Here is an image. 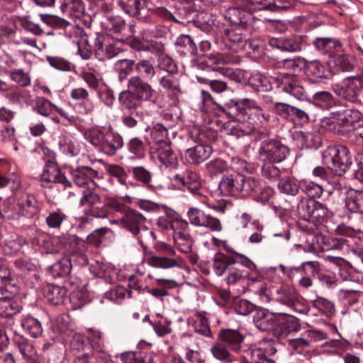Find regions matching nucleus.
Here are the masks:
<instances>
[{"label": "nucleus", "mask_w": 363, "mask_h": 363, "mask_svg": "<svg viewBox=\"0 0 363 363\" xmlns=\"http://www.w3.org/2000/svg\"><path fill=\"white\" fill-rule=\"evenodd\" d=\"M206 169L207 174L214 178L226 169V163L221 159H215L206 164Z\"/></svg>", "instance_id": "nucleus-54"}, {"label": "nucleus", "mask_w": 363, "mask_h": 363, "mask_svg": "<svg viewBox=\"0 0 363 363\" xmlns=\"http://www.w3.org/2000/svg\"><path fill=\"white\" fill-rule=\"evenodd\" d=\"M54 188H56L59 193L67 196V198L75 196V194L71 191L72 189V183L67 179L65 174L55 183Z\"/></svg>", "instance_id": "nucleus-61"}, {"label": "nucleus", "mask_w": 363, "mask_h": 363, "mask_svg": "<svg viewBox=\"0 0 363 363\" xmlns=\"http://www.w3.org/2000/svg\"><path fill=\"white\" fill-rule=\"evenodd\" d=\"M64 174L57 162L49 159L45 162L41 174L40 182L43 188H54L55 183Z\"/></svg>", "instance_id": "nucleus-18"}, {"label": "nucleus", "mask_w": 363, "mask_h": 363, "mask_svg": "<svg viewBox=\"0 0 363 363\" xmlns=\"http://www.w3.org/2000/svg\"><path fill=\"white\" fill-rule=\"evenodd\" d=\"M249 82L252 86L258 91H267L272 89L271 83L268 78L259 73L252 75Z\"/></svg>", "instance_id": "nucleus-52"}, {"label": "nucleus", "mask_w": 363, "mask_h": 363, "mask_svg": "<svg viewBox=\"0 0 363 363\" xmlns=\"http://www.w3.org/2000/svg\"><path fill=\"white\" fill-rule=\"evenodd\" d=\"M334 66L341 72H350L354 69L352 59L345 54L338 55L335 57Z\"/></svg>", "instance_id": "nucleus-62"}, {"label": "nucleus", "mask_w": 363, "mask_h": 363, "mask_svg": "<svg viewBox=\"0 0 363 363\" xmlns=\"http://www.w3.org/2000/svg\"><path fill=\"white\" fill-rule=\"evenodd\" d=\"M123 363H152L153 357L143 351L126 352L121 356Z\"/></svg>", "instance_id": "nucleus-41"}, {"label": "nucleus", "mask_w": 363, "mask_h": 363, "mask_svg": "<svg viewBox=\"0 0 363 363\" xmlns=\"http://www.w3.org/2000/svg\"><path fill=\"white\" fill-rule=\"evenodd\" d=\"M74 182L79 186H84L99 177V172L88 166H79L70 170Z\"/></svg>", "instance_id": "nucleus-25"}, {"label": "nucleus", "mask_w": 363, "mask_h": 363, "mask_svg": "<svg viewBox=\"0 0 363 363\" xmlns=\"http://www.w3.org/2000/svg\"><path fill=\"white\" fill-rule=\"evenodd\" d=\"M128 150L134 155L135 158H143L145 156V147L144 143L138 137L130 140L128 144Z\"/></svg>", "instance_id": "nucleus-63"}, {"label": "nucleus", "mask_w": 363, "mask_h": 363, "mask_svg": "<svg viewBox=\"0 0 363 363\" xmlns=\"http://www.w3.org/2000/svg\"><path fill=\"white\" fill-rule=\"evenodd\" d=\"M120 7L131 16L139 18L140 11L145 6L143 0H118Z\"/></svg>", "instance_id": "nucleus-37"}, {"label": "nucleus", "mask_w": 363, "mask_h": 363, "mask_svg": "<svg viewBox=\"0 0 363 363\" xmlns=\"http://www.w3.org/2000/svg\"><path fill=\"white\" fill-rule=\"evenodd\" d=\"M23 217L32 218L38 213V201L35 195L26 194L18 203Z\"/></svg>", "instance_id": "nucleus-29"}, {"label": "nucleus", "mask_w": 363, "mask_h": 363, "mask_svg": "<svg viewBox=\"0 0 363 363\" xmlns=\"http://www.w3.org/2000/svg\"><path fill=\"white\" fill-rule=\"evenodd\" d=\"M206 312H196V320L194 323V330L196 333L208 337H212L213 334L210 329L209 322L206 317Z\"/></svg>", "instance_id": "nucleus-45"}, {"label": "nucleus", "mask_w": 363, "mask_h": 363, "mask_svg": "<svg viewBox=\"0 0 363 363\" xmlns=\"http://www.w3.org/2000/svg\"><path fill=\"white\" fill-rule=\"evenodd\" d=\"M0 292H8L13 296L18 292L16 281L11 277L10 271L0 267Z\"/></svg>", "instance_id": "nucleus-36"}, {"label": "nucleus", "mask_w": 363, "mask_h": 363, "mask_svg": "<svg viewBox=\"0 0 363 363\" xmlns=\"http://www.w3.org/2000/svg\"><path fill=\"white\" fill-rule=\"evenodd\" d=\"M157 67L167 72V74H175L177 72V65L173 59L165 53L157 57Z\"/></svg>", "instance_id": "nucleus-55"}, {"label": "nucleus", "mask_w": 363, "mask_h": 363, "mask_svg": "<svg viewBox=\"0 0 363 363\" xmlns=\"http://www.w3.org/2000/svg\"><path fill=\"white\" fill-rule=\"evenodd\" d=\"M346 206L354 213H363V191L352 192L346 199Z\"/></svg>", "instance_id": "nucleus-43"}, {"label": "nucleus", "mask_w": 363, "mask_h": 363, "mask_svg": "<svg viewBox=\"0 0 363 363\" xmlns=\"http://www.w3.org/2000/svg\"><path fill=\"white\" fill-rule=\"evenodd\" d=\"M196 340L197 337L194 335L184 333L180 337L179 344L187 350L185 357L189 362L205 363V361L201 359L200 352L194 350V345L198 346Z\"/></svg>", "instance_id": "nucleus-23"}, {"label": "nucleus", "mask_w": 363, "mask_h": 363, "mask_svg": "<svg viewBox=\"0 0 363 363\" xmlns=\"http://www.w3.org/2000/svg\"><path fill=\"white\" fill-rule=\"evenodd\" d=\"M135 69L138 74L150 79H152L156 74L154 65L148 60H139L135 64Z\"/></svg>", "instance_id": "nucleus-57"}, {"label": "nucleus", "mask_w": 363, "mask_h": 363, "mask_svg": "<svg viewBox=\"0 0 363 363\" xmlns=\"http://www.w3.org/2000/svg\"><path fill=\"white\" fill-rule=\"evenodd\" d=\"M123 146L122 137L112 130H106L101 146L99 149L108 156H113Z\"/></svg>", "instance_id": "nucleus-24"}, {"label": "nucleus", "mask_w": 363, "mask_h": 363, "mask_svg": "<svg viewBox=\"0 0 363 363\" xmlns=\"http://www.w3.org/2000/svg\"><path fill=\"white\" fill-rule=\"evenodd\" d=\"M362 84L363 69H361L356 75L347 77L342 82L333 84L332 89L342 99L354 103L358 101Z\"/></svg>", "instance_id": "nucleus-9"}, {"label": "nucleus", "mask_w": 363, "mask_h": 363, "mask_svg": "<svg viewBox=\"0 0 363 363\" xmlns=\"http://www.w3.org/2000/svg\"><path fill=\"white\" fill-rule=\"evenodd\" d=\"M159 84L174 99H177L183 93L179 79L173 74L160 77Z\"/></svg>", "instance_id": "nucleus-28"}, {"label": "nucleus", "mask_w": 363, "mask_h": 363, "mask_svg": "<svg viewBox=\"0 0 363 363\" xmlns=\"http://www.w3.org/2000/svg\"><path fill=\"white\" fill-rule=\"evenodd\" d=\"M170 134L175 137L176 132L174 126L167 125L164 123H157L155 124L150 130V135L152 140L155 141V145H163L172 143Z\"/></svg>", "instance_id": "nucleus-21"}, {"label": "nucleus", "mask_w": 363, "mask_h": 363, "mask_svg": "<svg viewBox=\"0 0 363 363\" xmlns=\"http://www.w3.org/2000/svg\"><path fill=\"white\" fill-rule=\"evenodd\" d=\"M44 298L52 305H60L66 297V289L55 284H48L43 290Z\"/></svg>", "instance_id": "nucleus-31"}, {"label": "nucleus", "mask_w": 363, "mask_h": 363, "mask_svg": "<svg viewBox=\"0 0 363 363\" xmlns=\"http://www.w3.org/2000/svg\"><path fill=\"white\" fill-rule=\"evenodd\" d=\"M270 47L281 51H301L305 43L304 37L299 35L289 37L271 38L268 42Z\"/></svg>", "instance_id": "nucleus-16"}, {"label": "nucleus", "mask_w": 363, "mask_h": 363, "mask_svg": "<svg viewBox=\"0 0 363 363\" xmlns=\"http://www.w3.org/2000/svg\"><path fill=\"white\" fill-rule=\"evenodd\" d=\"M71 269L70 259L67 257H64L51 266L50 272L54 277H61L69 274Z\"/></svg>", "instance_id": "nucleus-49"}, {"label": "nucleus", "mask_w": 363, "mask_h": 363, "mask_svg": "<svg viewBox=\"0 0 363 363\" xmlns=\"http://www.w3.org/2000/svg\"><path fill=\"white\" fill-rule=\"evenodd\" d=\"M225 18L228 19L234 27L224 30V42L233 52L246 50L251 47L249 41L250 27L257 26L259 20L252 16L251 9L247 7L234 6L226 9Z\"/></svg>", "instance_id": "nucleus-1"}, {"label": "nucleus", "mask_w": 363, "mask_h": 363, "mask_svg": "<svg viewBox=\"0 0 363 363\" xmlns=\"http://www.w3.org/2000/svg\"><path fill=\"white\" fill-rule=\"evenodd\" d=\"M259 182L252 177H245L240 173H233L222 177L218 184V190L223 196H238L257 191Z\"/></svg>", "instance_id": "nucleus-6"}, {"label": "nucleus", "mask_w": 363, "mask_h": 363, "mask_svg": "<svg viewBox=\"0 0 363 363\" xmlns=\"http://www.w3.org/2000/svg\"><path fill=\"white\" fill-rule=\"evenodd\" d=\"M172 180L177 184L186 187L193 194L202 196L199 191L202 184L201 179L196 171L186 169L182 174H176Z\"/></svg>", "instance_id": "nucleus-17"}, {"label": "nucleus", "mask_w": 363, "mask_h": 363, "mask_svg": "<svg viewBox=\"0 0 363 363\" xmlns=\"http://www.w3.org/2000/svg\"><path fill=\"white\" fill-rule=\"evenodd\" d=\"M59 147L62 153L71 157L78 155L81 150L78 140L68 133L63 134L60 136Z\"/></svg>", "instance_id": "nucleus-30"}, {"label": "nucleus", "mask_w": 363, "mask_h": 363, "mask_svg": "<svg viewBox=\"0 0 363 363\" xmlns=\"http://www.w3.org/2000/svg\"><path fill=\"white\" fill-rule=\"evenodd\" d=\"M125 228L143 244L144 239L153 236L154 233L145 226V217L136 211L128 208L122 218Z\"/></svg>", "instance_id": "nucleus-11"}, {"label": "nucleus", "mask_w": 363, "mask_h": 363, "mask_svg": "<svg viewBox=\"0 0 363 363\" xmlns=\"http://www.w3.org/2000/svg\"><path fill=\"white\" fill-rule=\"evenodd\" d=\"M297 211L299 216L298 226L307 233H315L329 213L325 205L314 199L301 200L297 206Z\"/></svg>", "instance_id": "nucleus-5"}, {"label": "nucleus", "mask_w": 363, "mask_h": 363, "mask_svg": "<svg viewBox=\"0 0 363 363\" xmlns=\"http://www.w3.org/2000/svg\"><path fill=\"white\" fill-rule=\"evenodd\" d=\"M67 218V215L60 208L49 213L46 217V224L50 228H60L62 222Z\"/></svg>", "instance_id": "nucleus-58"}, {"label": "nucleus", "mask_w": 363, "mask_h": 363, "mask_svg": "<svg viewBox=\"0 0 363 363\" xmlns=\"http://www.w3.org/2000/svg\"><path fill=\"white\" fill-rule=\"evenodd\" d=\"M225 280L228 285L231 286L233 289L237 290L238 294L246 291V273L241 268L231 264L225 273Z\"/></svg>", "instance_id": "nucleus-19"}, {"label": "nucleus", "mask_w": 363, "mask_h": 363, "mask_svg": "<svg viewBox=\"0 0 363 363\" xmlns=\"http://www.w3.org/2000/svg\"><path fill=\"white\" fill-rule=\"evenodd\" d=\"M106 135V131L95 127L86 130L84 133V139L94 147L100 149Z\"/></svg>", "instance_id": "nucleus-47"}, {"label": "nucleus", "mask_w": 363, "mask_h": 363, "mask_svg": "<svg viewBox=\"0 0 363 363\" xmlns=\"http://www.w3.org/2000/svg\"><path fill=\"white\" fill-rule=\"evenodd\" d=\"M134 67H135V61L127 58L118 60L114 63V70L121 82L133 72Z\"/></svg>", "instance_id": "nucleus-40"}, {"label": "nucleus", "mask_w": 363, "mask_h": 363, "mask_svg": "<svg viewBox=\"0 0 363 363\" xmlns=\"http://www.w3.org/2000/svg\"><path fill=\"white\" fill-rule=\"evenodd\" d=\"M279 88L286 94L299 100L308 99L310 96L315 104L329 108L335 103L333 94L327 91L313 92L295 75L283 74L278 78Z\"/></svg>", "instance_id": "nucleus-4"}, {"label": "nucleus", "mask_w": 363, "mask_h": 363, "mask_svg": "<svg viewBox=\"0 0 363 363\" xmlns=\"http://www.w3.org/2000/svg\"><path fill=\"white\" fill-rule=\"evenodd\" d=\"M213 149L205 144H199L188 148L184 153L186 161L194 165H199L206 160L212 154Z\"/></svg>", "instance_id": "nucleus-20"}, {"label": "nucleus", "mask_w": 363, "mask_h": 363, "mask_svg": "<svg viewBox=\"0 0 363 363\" xmlns=\"http://www.w3.org/2000/svg\"><path fill=\"white\" fill-rule=\"evenodd\" d=\"M22 306L13 298L10 296L0 297V316L11 318L18 313Z\"/></svg>", "instance_id": "nucleus-34"}, {"label": "nucleus", "mask_w": 363, "mask_h": 363, "mask_svg": "<svg viewBox=\"0 0 363 363\" xmlns=\"http://www.w3.org/2000/svg\"><path fill=\"white\" fill-rule=\"evenodd\" d=\"M336 232L337 235L342 236V238H337V241L341 245L346 244L347 245L350 244L346 238H354L361 233L359 230H354L353 228L344 225H338Z\"/></svg>", "instance_id": "nucleus-53"}, {"label": "nucleus", "mask_w": 363, "mask_h": 363, "mask_svg": "<svg viewBox=\"0 0 363 363\" xmlns=\"http://www.w3.org/2000/svg\"><path fill=\"white\" fill-rule=\"evenodd\" d=\"M187 216L189 222L194 225L205 227L212 231L218 232L222 230V225L218 218L206 214L199 208H190Z\"/></svg>", "instance_id": "nucleus-13"}, {"label": "nucleus", "mask_w": 363, "mask_h": 363, "mask_svg": "<svg viewBox=\"0 0 363 363\" xmlns=\"http://www.w3.org/2000/svg\"><path fill=\"white\" fill-rule=\"evenodd\" d=\"M210 350L213 357L220 362L230 363L234 361L233 357L226 347V345H224L221 341L214 343Z\"/></svg>", "instance_id": "nucleus-42"}, {"label": "nucleus", "mask_w": 363, "mask_h": 363, "mask_svg": "<svg viewBox=\"0 0 363 363\" xmlns=\"http://www.w3.org/2000/svg\"><path fill=\"white\" fill-rule=\"evenodd\" d=\"M33 110L38 114L48 117L52 113L53 104L45 98H40L37 99Z\"/></svg>", "instance_id": "nucleus-64"}, {"label": "nucleus", "mask_w": 363, "mask_h": 363, "mask_svg": "<svg viewBox=\"0 0 363 363\" xmlns=\"http://www.w3.org/2000/svg\"><path fill=\"white\" fill-rule=\"evenodd\" d=\"M172 143L154 145L150 149L151 157L166 168H175L178 165V157L172 148Z\"/></svg>", "instance_id": "nucleus-12"}, {"label": "nucleus", "mask_w": 363, "mask_h": 363, "mask_svg": "<svg viewBox=\"0 0 363 363\" xmlns=\"http://www.w3.org/2000/svg\"><path fill=\"white\" fill-rule=\"evenodd\" d=\"M276 313H272L265 309L257 310L253 317V322L255 326L262 331L272 330L274 332Z\"/></svg>", "instance_id": "nucleus-27"}, {"label": "nucleus", "mask_w": 363, "mask_h": 363, "mask_svg": "<svg viewBox=\"0 0 363 363\" xmlns=\"http://www.w3.org/2000/svg\"><path fill=\"white\" fill-rule=\"evenodd\" d=\"M257 294L267 302L275 301L288 307H294L299 301L296 289L289 284L268 286L266 283H261Z\"/></svg>", "instance_id": "nucleus-7"}, {"label": "nucleus", "mask_w": 363, "mask_h": 363, "mask_svg": "<svg viewBox=\"0 0 363 363\" xmlns=\"http://www.w3.org/2000/svg\"><path fill=\"white\" fill-rule=\"evenodd\" d=\"M218 339L225 343L231 350L238 353L241 350L244 335L237 330L220 329Z\"/></svg>", "instance_id": "nucleus-22"}, {"label": "nucleus", "mask_w": 363, "mask_h": 363, "mask_svg": "<svg viewBox=\"0 0 363 363\" xmlns=\"http://www.w3.org/2000/svg\"><path fill=\"white\" fill-rule=\"evenodd\" d=\"M174 240L178 249L184 253L191 252L193 240L189 233H177L173 235Z\"/></svg>", "instance_id": "nucleus-51"}, {"label": "nucleus", "mask_w": 363, "mask_h": 363, "mask_svg": "<svg viewBox=\"0 0 363 363\" xmlns=\"http://www.w3.org/2000/svg\"><path fill=\"white\" fill-rule=\"evenodd\" d=\"M231 257L220 255L213 260V269L216 274L221 276L225 274L228 267L231 265Z\"/></svg>", "instance_id": "nucleus-56"}, {"label": "nucleus", "mask_w": 363, "mask_h": 363, "mask_svg": "<svg viewBox=\"0 0 363 363\" xmlns=\"http://www.w3.org/2000/svg\"><path fill=\"white\" fill-rule=\"evenodd\" d=\"M362 118L361 113L357 109H347L339 113L335 121L334 130L345 134L357 128Z\"/></svg>", "instance_id": "nucleus-14"}, {"label": "nucleus", "mask_w": 363, "mask_h": 363, "mask_svg": "<svg viewBox=\"0 0 363 363\" xmlns=\"http://www.w3.org/2000/svg\"><path fill=\"white\" fill-rule=\"evenodd\" d=\"M306 69L308 74L316 79H328L330 76L328 69L319 61L309 62Z\"/></svg>", "instance_id": "nucleus-50"}, {"label": "nucleus", "mask_w": 363, "mask_h": 363, "mask_svg": "<svg viewBox=\"0 0 363 363\" xmlns=\"http://www.w3.org/2000/svg\"><path fill=\"white\" fill-rule=\"evenodd\" d=\"M106 29L113 34H119L125 29V21L119 16H110L105 23Z\"/></svg>", "instance_id": "nucleus-59"}, {"label": "nucleus", "mask_w": 363, "mask_h": 363, "mask_svg": "<svg viewBox=\"0 0 363 363\" xmlns=\"http://www.w3.org/2000/svg\"><path fill=\"white\" fill-rule=\"evenodd\" d=\"M298 319L286 313H277L274 335L277 337H286L292 332L299 330Z\"/></svg>", "instance_id": "nucleus-15"}, {"label": "nucleus", "mask_w": 363, "mask_h": 363, "mask_svg": "<svg viewBox=\"0 0 363 363\" xmlns=\"http://www.w3.org/2000/svg\"><path fill=\"white\" fill-rule=\"evenodd\" d=\"M322 162L335 175L342 176L352 164V159L345 146H329L322 152Z\"/></svg>", "instance_id": "nucleus-8"}, {"label": "nucleus", "mask_w": 363, "mask_h": 363, "mask_svg": "<svg viewBox=\"0 0 363 363\" xmlns=\"http://www.w3.org/2000/svg\"><path fill=\"white\" fill-rule=\"evenodd\" d=\"M21 325L33 337H38L43 333V328L39 320L30 315L23 318Z\"/></svg>", "instance_id": "nucleus-39"}, {"label": "nucleus", "mask_w": 363, "mask_h": 363, "mask_svg": "<svg viewBox=\"0 0 363 363\" xmlns=\"http://www.w3.org/2000/svg\"><path fill=\"white\" fill-rule=\"evenodd\" d=\"M196 79L200 83L208 84L211 90L218 94L225 91L228 88L226 83L221 80L212 79L202 75H197Z\"/></svg>", "instance_id": "nucleus-60"}, {"label": "nucleus", "mask_w": 363, "mask_h": 363, "mask_svg": "<svg viewBox=\"0 0 363 363\" xmlns=\"http://www.w3.org/2000/svg\"><path fill=\"white\" fill-rule=\"evenodd\" d=\"M314 45L318 50L331 57L335 55L336 51L341 49L340 41L331 38H317Z\"/></svg>", "instance_id": "nucleus-35"}, {"label": "nucleus", "mask_w": 363, "mask_h": 363, "mask_svg": "<svg viewBox=\"0 0 363 363\" xmlns=\"http://www.w3.org/2000/svg\"><path fill=\"white\" fill-rule=\"evenodd\" d=\"M221 61L222 57L220 55L210 54L206 55L203 62L198 63L196 67L198 69L206 71L212 74L220 72L223 74H228L229 72L228 69L215 67V65L220 64Z\"/></svg>", "instance_id": "nucleus-32"}, {"label": "nucleus", "mask_w": 363, "mask_h": 363, "mask_svg": "<svg viewBox=\"0 0 363 363\" xmlns=\"http://www.w3.org/2000/svg\"><path fill=\"white\" fill-rule=\"evenodd\" d=\"M101 201V198L96 192V189L89 187L82 190L79 203L81 207L89 206L91 208L99 204Z\"/></svg>", "instance_id": "nucleus-38"}, {"label": "nucleus", "mask_w": 363, "mask_h": 363, "mask_svg": "<svg viewBox=\"0 0 363 363\" xmlns=\"http://www.w3.org/2000/svg\"><path fill=\"white\" fill-rule=\"evenodd\" d=\"M14 344L26 363H40L35 347L28 340L17 337Z\"/></svg>", "instance_id": "nucleus-26"}, {"label": "nucleus", "mask_w": 363, "mask_h": 363, "mask_svg": "<svg viewBox=\"0 0 363 363\" xmlns=\"http://www.w3.org/2000/svg\"><path fill=\"white\" fill-rule=\"evenodd\" d=\"M109 230L110 228L107 227L97 228L88 235L86 241L74 235L69 236V240L78 245L84 246L86 242L88 244L98 247L101 244L104 237Z\"/></svg>", "instance_id": "nucleus-33"}, {"label": "nucleus", "mask_w": 363, "mask_h": 363, "mask_svg": "<svg viewBox=\"0 0 363 363\" xmlns=\"http://www.w3.org/2000/svg\"><path fill=\"white\" fill-rule=\"evenodd\" d=\"M289 150L277 138H267L260 142L257 150L259 161L283 162L286 159Z\"/></svg>", "instance_id": "nucleus-10"}, {"label": "nucleus", "mask_w": 363, "mask_h": 363, "mask_svg": "<svg viewBox=\"0 0 363 363\" xmlns=\"http://www.w3.org/2000/svg\"><path fill=\"white\" fill-rule=\"evenodd\" d=\"M169 255L152 256L147 260L149 265L153 267L169 269L177 265V262Z\"/></svg>", "instance_id": "nucleus-48"}, {"label": "nucleus", "mask_w": 363, "mask_h": 363, "mask_svg": "<svg viewBox=\"0 0 363 363\" xmlns=\"http://www.w3.org/2000/svg\"><path fill=\"white\" fill-rule=\"evenodd\" d=\"M126 87L118 95V102L123 109L133 113L142 106L143 102L155 104L157 101L155 90L140 75L131 76Z\"/></svg>", "instance_id": "nucleus-3"}, {"label": "nucleus", "mask_w": 363, "mask_h": 363, "mask_svg": "<svg viewBox=\"0 0 363 363\" xmlns=\"http://www.w3.org/2000/svg\"><path fill=\"white\" fill-rule=\"evenodd\" d=\"M176 45L183 48L186 55L195 56L198 55V49L196 43L189 35H180L176 40Z\"/></svg>", "instance_id": "nucleus-46"}, {"label": "nucleus", "mask_w": 363, "mask_h": 363, "mask_svg": "<svg viewBox=\"0 0 363 363\" xmlns=\"http://www.w3.org/2000/svg\"><path fill=\"white\" fill-rule=\"evenodd\" d=\"M226 107L238 120H247L250 124L247 128L244 127V124L239 125L235 130L238 136L251 135L255 129V125L265 126L271 118L269 111L260 106L257 101L248 98L232 99L226 104Z\"/></svg>", "instance_id": "nucleus-2"}, {"label": "nucleus", "mask_w": 363, "mask_h": 363, "mask_svg": "<svg viewBox=\"0 0 363 363\" xmlns=\"http://www.w3.org/2000/svg\"><path fill=\"white\" fill-rule=\"evenodd\" d=\"M262 162V176L269 180H277L281 175V170L277 164L281 162L276 161H260Z\"/></svg>", "instance_id": "nucleus-44"}]
</instances>
